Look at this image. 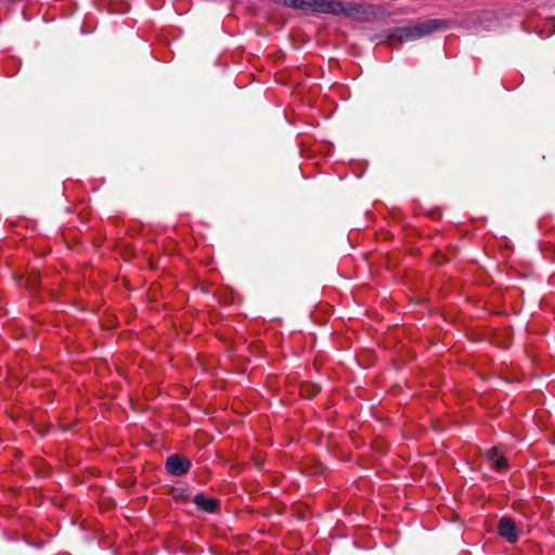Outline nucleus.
I'll list each match as a JSON object with an SVG mask.
<instances>
[{
  "instance_id": "f257e3e1",
  "label": "nucleus",
  "mask_w": 555,
  "mask_h": 555,
  "mask_svg": "<svg viewBox=\"0 0 555 555\" xmlns=\"http://www.w3.org/2000/svg\"><path fill=\"white\" fill-rule=\"evenodd\" d=\"M285 3L294 9L319 14L352 16L354 12H358L356 7H346L339 0H285Z\"/></svg>"
},
{
  "instance_id": "f03ea898",
  "label": "nucleus",
  "mask_w": 555,
  "mask_h": 555,
  "mask_svg": "<svg viewBox=\"0 0 555 555\" xmlns=\"http://www.w3.org/2000/svg\"><path fill=\"white\" fill-rule=\"evenodd\" d=\"M449 26V22L446 20L433 18L414 24L397 27L392 33V38L400 42H408L418 40L433 33L441 29H446Z\"/></svg>"
},
{
  "instance_id": "7ed1b4c3",
  "label": "nucleus",
  "mask_w": 555,
  "mask_h": 555,
  "mask_svg": "<svg viewBox=\"0 0 555 555\" xmlns=\"http://www.w3.org/2000/svg\"><path fill=\"white\" fill-rule=\"evenodd\" d=\"M498 533L509 543H515L520 534L516 522L511 517H502L498 524Z\"/></svg>"
},
{
  "instance_id": "20e7f679",
  "label": "nucleus",
  "mask_w": 555,
  "mask_h": 555,
  "mask_svg": "<svg viewBox=\"0 0 555 555\" xmlns=\"http://www.w3.org/2000/svg\"><path fill=\"white\" fill-rule=\"evenodd\" d=\"M165 467L170 475L183 476L189 472L191 462L179 454H171L167 457Z\"/></svg>"
},
{
  "instance_id": "39448f33",
  "label": "nucleus",
  "mask_w": 555,
  "mask_h": 555,
  "mask_svg": "<svg viewBox=\"0 0 555 555\" xmlns=\"http://www.w3.org/2000/svg\"><path fill=\"white\" fill-rule=\"evenodd\" d=\"M194 503L197 507L207 513H214L218 508V501L214 498H207L204 494H196L194 498Z\"/></svg>"
},
{
  "instance_id": "423d86ee",
  "label": "nucleus",
  "mask_w": 555,
  "mask_h": 555,
  "mask_svg": "<svg viewBox=\"0 0 555 555\" xmlns=\"http://www.w3.org/2000/svg\"><path fill=\"white\" fill-rule=\"evenodd\" d=\"M491 466L496 470H502L507 467V460L505 456L499 455L491 462Z\"/></svg>"
},
{
  "instance_id": "0eeeda50",
  "label": "nucleus",
  "mask_w": 555,
  "mask_h": 555,
  "mask_svg": "<svg viewBox=\"0 0 555 555\" xmlns=\"http://www.w3.org/2000/svg\"><path fill=\"white\" fill-rule=\"evenodd\" d=\"M486 456L488 461L492 462L496 456H499L498 449L491 448L490 450L487 451Z\"/></svg>"
},
{
  "instance_id": "6e6552de",
  "label": "nucleus",
  "mask_w": 555,
  "mask_h": 555,
  "mask_svg": "<svg viewBox=\"0 0 555 555\" xmlns=\"http://www.w3.org/2000/svg\"><path fill=\"white\" fill-rule=\"evenodd\" d=\"M319 391H320V388H318V387H315V386H314V387H313L312 395H317V393H319Z\"/></svg>"
},
{
  "instance_id": "1a4fd4ad",
  "label": "nucleus",
  "mask_w": 555,
  "mask_h": 555,
  "mask_svg": "<svg viewBox=\"0 0 555 555\" xmlns=\"http://www.w3.org/2000/svg\"><path fill=\"white\" fill-rule=\"evenodd\" d=\"M12 278L17 279L21 278L20 275L14 274Z\"/></svg>"
}]
</instances>
